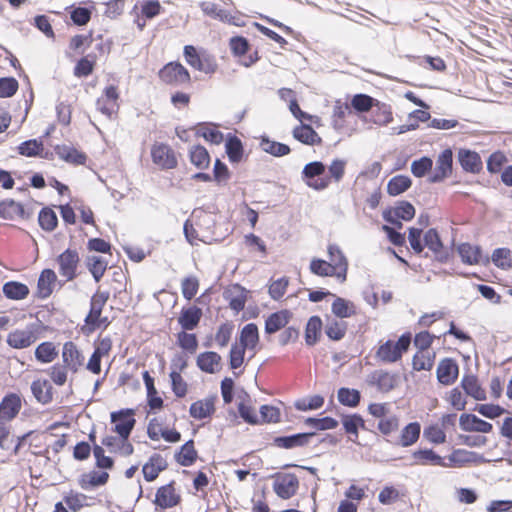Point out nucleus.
I'll return each instance as SVG.
<instances>
[{"label": "nucleus", "mask_w": 512, "mask_h": 512, "mask_svg": "<svg viewBox=\"0 0 512 512\" xmlns=\"http://www.w3.org/2000/svg\"><path fill=\"white\" fill-rule=\"evenodd\" d=\"M393 121V113L390 105L377 101L368 114H359L354 120L357 128L371 129L373 125L386 126Z\"/></svg>", "instance_id": "nucleus-1"}, {"label": "nucleus", "mask_w": 512, "mask_h": 512, "mask_svg": "<svg viewBox=\"0 0 512 512\" xmlns=\"http://www.w3.org/2000/svg\"><path fill=\"white\" fill-rule=\"evenodd\" d=\"M326 166L321 161H313L306 164L302 171V179L307 186L315 190H323L328 187L330 178L325 176Z\"/></svg>", "instance_id": "nucleus-2"}, {"label": "nucleus", "mask_w": 512, "mask_h": 512, "mask_svg": "<svg viewBox=\"0 0 512 512\" xmlns=\"http://www.w3.org/2000/svg\"><path fill=\"white\" fill-rule=\"evenodd\" d=\"M410 343L411 335L403 334L397 342L388 340L382 344L377 351V356L386 363L396 362L402 357L403 352L408 350Z\"/></svg>", "instance_id": "nucleus-3"}, {"label": "nucleus", "mask_w": 512, "mask_h": 512, "mask_svg": "<svg viewBox=\"0 0 512 512\" xmlns=\"http://www.w3.org/2000/svg\"><path fill=\"white\" fill-rule=\"evenodd\" d=\"M134 416L135 410L132 408L120 409L112 412L110 415L111 423L114 424L113 431L116 432L123 441L129 439L135 427L136 419Z\"/></svg>", "instance_id": "nucleus-4"}, {"label": "nucleus", "mask_w": 512, "mask_h": 512, "mask_svg": "<svg viewBox=\"0 0 512 512\" xmlns=\"http://www.w3.org/2000/svg\"><path fill=\"white\" fill-rule=\"evenodd\" d=\"M192 217L195 219V225L201 233L202 242L218 241V238L215 237L216 217L214 214L206 212L203 208H195Z\"/></svg>", "instance_id": "nucleus-5"}, {"label": "nucleus", "mask_w": 512, "mask_h": 512, "mask_svg": "<svg viewBox=\"0 0 512 512\" xmlns=\"http://www.w3.org/2000/svg\"><path fill=\"white\" fill-rule=\"evenodd\" d=\"M159 78L169 85H181L191 81L188 70L179 62H169L160 69Z\"/></svg>", "instance_id": "nucleus-6"}, {"label": "nucleus", "mask_w": 512, "mask_h": 512, "mask_svg": "<svg viewBox=\"0 0 512 512\" xmlns=\"http://www.w3.org/2000/svg\"><path fill=\"white\" fill-rule=\"evenodd\" d=\"M56 260L59 265L60 275L65 277L67 281H72L77 277L76 271L80 258L76 250L68 248Z\"/></svg>", "instance_id": "nucleus-7"}, {"label": "nucleus", "mask_w": 512, "mask_h": 512, "mask_svg": "<svg viewBox=\"0 0 512 512\" xmlns=\"http://www.w3.org/2000/svg\"><path fill=\"white\" fill-rule=\"evenodd\" d=\"M180 502L181 495L176 493L174 481L159 487L153 501V503L160 509L172 508L177 506Z\"/></svg>", "instance_id": "nucleus-8"}, {"label": "nucleus", "mask_w": 512, "mask_h": 512, "mask_svg": "<svg viewBox=\"0 0 512 512\" xmlns=\"http://www.w3.org/2000/svg\"><path fill=\"white\" fill-rule=\"evenodd\" d=\"M299 488V480L293 473H287L276 479L273 483V490L283 500L290 499L296 495Z\"/></svg>", "instance_id": "nucleus-9"}, {"label": "nucleus", "mask_w": 512, "mask_h": 512, "mask_svg": "<svg viewBox=\"0 0 512 512\" xmlns=\"http://www.w3.org/2000/svg\"><path fill=\"white\" fill-rule=\"evenodd\" d=\"M315 432H302L291 435L276 436L273 439V445L282 449H294L305 447L310 444Z\"/></svg>", "instance_id": "nucleus-10"}, {"label": "nucleus", "mask_w": 512, "mask_h": 512, "mask_svg": "<svg viewBox=\"0 0 512 512\" xmlns=\"http://www.w3.org/2000/svg\"><path fill=\"white\" fill-rule=\"evenodd\" d=\"M453 154L450 149H445L440 153L436 160V166L433 173L429 176L430 183L442 182L452 173Z\"/></svg>", "instance_id": "nucleus-11"}, {"label": "nucleus", "mask_w": 512, "mask_h": 512, "mask_svg": "<svg viewBox=\"0 0 512 512\" xmlns=\"http://www.w3.org/2000/svg\"><path fill=\"white\" fill-rule=\"evenodd\" d=\"M151 157L153 162L163 169H173L177 166L174 151L167 144L160 143L152 146Z\"/></svg>", "instance_id": "nucleus-12"}, {"label": "nucleus", "mask_w": 512, "mask_h": 512, "mask_svg": "<svg viewBox=\"0 0 512 512\" xmlns=\"http://www.w3.org/2000/svg\"><path fill=\"white\" fill-rule=\"evenodd\" d=\"M22 407V400L17 393H7L0 402V421H12Z\"/></svg>", "instance_id": "nucleus-13"}, {"label": "nucleus", "mask_w": 512, "mask_h": 512, "mask_svg": "<svg viewBox=\"0 0 512 512\" xmlns=\"http://www.w3.org/2000/svg\"><path fill=\"white\" fill-rule=\"evenodd\" d=\"M424 247L426 246L437 261L445 263L448 261L449 252L444 248L443 243L436 229L431 228L424 234Z\"/></svg>", "instance_id": "nucleus-14"}, {"label": "nucleus", "mask_w": 512, "mask_h": 512, "mask_svg": "<svg viewBox=\"0 0 512 512\" xmlns=\"http://www.w3.org/2000/svg\"><path fill=\"white\" fill-rule=\"evenodd\" d=\"M292 318V312L287 309L271 313L265 320L264 331L272 335L285 328Z\"/></svg>", "instance_id": "nucleus-15"}, {"label": "nucleus", "mask_w": 512, "mask_h": 512, "mask_svg": "<svg viewBox=\"0 0 512 512\" xmlns=\"http://www.w3.org/2000/svg\"><path fill=\"white\" fill-rule=\"evenodd\" d=\"M247 293L248 291L240 284H234L224 291L223 296L229 301L230 308L238 313L245 307Z\"/></svg>", "instance_id": "nucleus-16"}, {"label": "nucleus", "mask_w": 512, "mask_h": 512, "mask_svg": "<svg viewBox=\"0 0 512 512\" xmlns=\"http://www.w3.org/2000/svg\"><path fill=\"white\" fill-rule=\"evenodd\" d=\"M458 253L463 263L468 265L488 263L489 258L483 256L482 250L479 246H474L469 243H462L458 247Z\"/></svg>", "instance_id": "nucleus-17"}, {"label": "nucleus", "mask_w": 512, "mask_h": 512, "mask_svg": "<svg viewBox=\"0 0 512 512\" xmlns=\"http://www.w3.org/2000/svg\"><path fill=\"white\" fill-rule=\"evenodd\" d=\"M203 316L202 309L193 305L183 307L178 318V323L185 331L194 330Z\"/></svg>", "instance_id": "nucleus-18"}, {"label": "nucleus", "mask_w": 512, "mask_h": 512, "mask_svg": "<svg viewBox=\"0 0 512 512\" xmlns=\"http://www.w3.org/2000/svg\"><path fill=\"white\" fill-rule=\"evenodd\" d=\"M56 280L57 276L54 270L49 268L42 270L38 278L37 291L35 293V297L39 299L48 298L53 292V286Z\"/></svg>", "instance_id": "nucleus-19"}, {"label": "nucleus", "mask_w": 512, "mask_h": 512, "mask_svg": "<svg viewBox=\"0 0 512 512\" xmlns=\"http://www.w3.org/2000/svg\"><path fill=\"white\" fill-rule=\"evenodd\" d=\"M458 365L451 358H445L440 361L437 367V379L441 384L450 385L458 376Z\"/></svg>", "instance_id": "nucleus-20"}, {"label": "nucleus", "mask_w": 512, "mask_h": 512, "mask_svg": "<svg viewBox=\"0 0 512 512\" xmlns=\"http://www.w3.org/2000/svg\"><path fill=\"white\" fill-rule=\"evenodd\" d=\"M62 357L66 366L73 372H76L84 362V356L72 341H68L64 344Z\"/></svg>", "instance_id": "nucleus-21"}, {"label": "nucleus", "mask_w": 512, "mask_h": 512, "mask_svg": "<svg viewBox=\"0 0 512 512\" xmlns=\"http://www.w3.org/2000/svg\"><path fill=\"white\" fill-rule=\"evenodd\" d=\"M221 356L214 351H206L197 356L196 364L198 368L208 374H214L220 369Z\"/></svg>", "instance_id": "nucleus-22"}, {"label": "nucleus", "mask_w": 512, "mask_h": 512, "mask_svg": "<svg viewBox=\"0 0 512 512\" xmlns=\"http://www.w3.org/2000/svg\"><path fill=\"white\" fill-rule=\"evenodd\" d=\"M458 161L464 171L478 173L482 169V160L477 152L460 149L458 152Z\"/></svg>", "instance_id": "nucleus-23"}, {"label": "nucleus", "mask_w": 512, "mask_h": 512, "mask_svg": "<svg viewBox=\"0 0 512 512\" xmlns=\"http://www.w3.org/2000/svg\"><path fill=\"white\" fill-rule=\"evenodd\" d=\"M55 154L63 161L73 165H84L87 155L68 145H56L54 147Z\"/></svg>", "instance_id": "nucleus-24"}, {"label": "nucleus", "mask_w": 512, "mask_h": 512, "mask_svg": "<svg viewBox=\"0 0 512 512\" xmlns=\"http://www.w3.org/2000/svg\"><path fill=\"white\" fill-rule=\"evenodd\" d=\"M460 427L464 431H475L481 433H489L493 426L491 423L484 421L474 414H462L460 416Z\"/></svg>", "instance_id": "nucleus-25"}, {"label": "nucleus", "mask_w": 512, "mask_h": 512, "mask_svg": "<svg viewBox=\"0 0 512 512\" xmlns=\"http://www.w3.org/2000/svg\"><path fill=\"white\" fill-rule=\"evenodd\" d=\"M398 382L399 376L395 373L378 370L371 374V383L375 384L381 392L391 391L398 385Z\"/></svg>", "instance_id": "nucleus-26"}, {"label": "nucleus", "mask_w": 512, "mask_h": 512, "mask_svg": "<svg viewBox=\"0 0 512 512\" xmlns=\"http://www.w3.org/2000/svg\"><path fill=\"white\" fill-rule=\"evenodd\" d=\"M36 341L32 330H14L7 336V344L14 349H24Z\"/></svg>", "instance_id": "nucleus-27"}, {"label": "nucleus", "mask_w": 512, "mask_h": 512, "mask_svg": "<svg viewBox=\"0 0 512 512\" xmlns=\"http://www.w3.org/2000/svg\"><path fill=\"white\" fill-rule=\"evenodd\" d=\"M293 137L305 145H320L322 138L309 124L296 126L292 131Z\"/></svg>", "instance_id": "nucleus-28"}, {"label": "nucleus", "mask_w": 512, "mask_h": 512, "mask_svg": "<svg viewBox=\"0 0 512 512\" xmlns=\"http://www.w3.org/2000/svg\"><path fill=\"white\" fill-rule=\"evenodd\" d=\"M215 412L214 398L209 397L204 400H198L190 405V416L202 420L211 417Z\"/></svg>", "instance_id": "nucleus-29"}, {"label": "nucleus", "mask_w": 512, "mask_h": 512, "mask_svg": "<svg viewBox=\"0 0 512 512\" xmlns=\"http://www.w3.org/2000/svg\"><path fill=\"white\" fill-rule=\"evenodd\" d=\"M225 150L231 163H239L244 155V147L241 139L235 134L228 133L226 136Z\"/></svg>", "instance_id": "nucleus-30"}, {"label": "nucleus", "mask_w": 512, "mask_h": 512, "mask_svg": "<svg viewBox=\"0 0 512 512\" xmlns=\"http://www.w3.org/2000/svg\"><path fill=\"white\" fill-rule=\"evenodd\" d=\"M175 461L184 467H189L195 463L198 458V452L194 446V440L185 442L178 452L174 455Z\"/></svg>", "instance_id": "nucleus-31"}, {"label": "nucleus", "mask_w": 512, "mask_h": 512, "mask_svg": "<svg viewBox=\"0 0 512 512\" xmlns=\"http://www.w3.org/2000/svg\"><path fill=\"white\" fill-rule=\"evenodd\" d=\"M31 392L41 404H49L53 399V386L48 380H35L31 384Z\"/></svg>", "instance_id": "nucleus-32"}, {"label": "nucleus", "mask_w": 512, "mask_h": 512, "mask_svg": "<svg viewBox=\"0 0 512 512\" xmlns=\"http://www.w3.org/2000/svg\"><path fill=\"white\" fill-rule=\"evenodd\" d=\"M259 146L262 149V151L274 157H283L291 152V148L289 145L271 140L267 135H263L260 137Z\"/></svg>", "instance_id": "nucleus-33"}, {"label": "nucleus", "mask_w": 512, "mask_h": 512, "mask_svg": "<svg viewBox=\"0 0 512 512\" xmlns=\"http://www.w3.org/2000/svg\"><path fill=\"white\" fill-rule=\"evenodd\" d=\"M328 256L330 260L329 263H331V265L335 267L336 271L342 273L341 280L344 281L346 279V274L348 270V261L344 256L343 252L337 245L330 244L328 246Z\"/></svg>", "instance_id": "nucleus-34"}, {"label": "nucleus", "mask_w": 512, "mask_h": 512, "mask_svg": "<svg viewBox=\"0 0 512 512\" xmlns=\"http://www.w3.org/2000/svg\"><path fill=\"white\" fill-rule=\"evenodd\" d=\"M240 346L253 350L259 343V330L255 323L246 324L240 332Z\"/></svg>", "instance_id": "nucleus-35"}, {"label": "nucleus", "mask_w": 512, "mask_h": 512, "mask_svg": "<svg viewBox=\"0 0 512 512\" xmlns=\"http://www.w3.org/2000/svg\"><path fill=\"white\" fill-rule=\"evenodd\" d=\"M3 294L11 300H23L29 295V288L26 284L18 281H8L3 285Z\"/></svg>", "instance_id": "nucleus-36"}, {"label": "nucleus", "mask_w": 512, "mask_h": 512, "mask_svg": "<svg viewBox=\"0 0 512 512\" xmlns=\"http://www.w3.org/2000/svg\"><path fill=\"white\" fill-rule=\"evenodd\" d=\"M109 474L106 471L97 472L91 471L81 476L79 484L82 489L95 488L103 486L108 482Z\"/></svg>", "instance_id": "nucleus-37"}, {"label": "nucleus", "mask_w": 512, "mask_h": 512, "mask_svg": "<svg viewBox=\"0 0 512 512\" xmlns=\"http://www.w3.org/2000/svg\"><path fill=\"white\" fill-rule=\"evenodd\" d=\"M322 320L319 316H311L305 328V342L308 346H314L320 336L322 330Z\"/></svg>", "instance_id": "nucleus-38"}, {"label": "nucleus", "mask_w": 512, "mask_h": 512, "mask_svg": "<svg viewBox=\"0 0 512 512\" xmlns=\"http://www.w3.org/2000/svg\"><path fill=\"white\" fill-rule=\"evenodd\" d=\"M412 457L420 465L445 466L443 458L431 449L414 451Z\"/></svg>", "instance_id": "nucleus-39"}, {"label": "nucleus", "mask_w": 512, "mask_h": 512, "mask_svg": "<svg viewBox=\"0 0 512 512\" xmlns=\"http://www.w3.org/2000/svg\"><path fill=\"white\" fill-rule=\"evenodd\" d=\"M189 158L191 163L200 170L209 167L210 155L207 149L202 145H195L189 150Z\"/></svg>", "instance_id": "nucleus-40"}, {"label": "nucleus", "mask_w": 512, "mask_h": 512, "mask_svg": "<svg viewBox=\"0 0 512 512\" xmlns=\"http://www.w3.org/2000/svg\"><path fill=\"white\" fill-rule=\"evenodd\" d=\"M310 270L313 274L321 277L325 276H335L338 279H341L342 273L335 270V267L331 265V263L320 259L314 258L310 263Z\"/></svg>", "instance_id": "nucleus-41"}, {"label": "nucleus", "mask_w": 512, "mask_h": 512, "mask_svg": "<svg viewBox=\"0 0 512 512\" xmlns=\"http://www.w3.org/2000/svg\"><path fill=\"white\" fill-rule=\"evenodd\" d=\"M461 385L465 392L476 400H485L486 393L478 384V379L474 375L464 376Z\"/></svg>", "instance_id": "nucleus-42"}, {"label": "nucleus", "mask_w": 512, "mask_h": 512, "mask_svg": "<svg viewBox=\"0 0 512 512\" xmlns=\"http://www.w3.org/2000/svg\"><path fill=\"white\" fill-rule=\"evenodd\" d=\"M377 101V99L367 94H354V120L357 118V115L359 114L369 113L373 109Z\"/></svg>", "instance_id": "nucleus-43"}, {"label": "nucleus", "mask_w": 512, "mask_h": 512, "mask_svg": "<svg viewBox=\"0 0 512 512\" xmlns=\"http://www.w3.org/2000/svg\"><path fill=\"white\" fill-rule=\"evenodd\" d=\"M17 151L25 157H37L44 151V145L41 139H29L20 143Z\"/></svg>", "instance_id": "nucleus-44"}, {"label": "nucleus", "mask_w": 512, "mask_h": 512, "mask_svg": "<svg viewBox=\"0 0 512 512\" xmlns=\"http://www.w3.org/2000/svg\"><path fill=\"white\" fill-rule=\"evenodd\" d=\"M107 261L100 256H88L86 258V266L92 274L95 282H99L107 269Z\"/></svg>", "instance_id": "nucleus-45"}, {"label": "nucleus", "mask_w": 512, "mask_h": 512, "mask_svg": "<svg viewBox=\"0 0 512 512\" xmlns=\"http://www.w3.org/2000/svg\"><path fill=\"white\" fill-rule=\"evenodd\" d=\"M450 462L462 466L466 463L480 462L483 457L476 452L465 449H456L449 456Z\"/></svg>", "instance_id": "nucleus-46"}, {"label": "nucleus", "mask_w": 512, "mask_h": 512, "mask_svg": "<svg viewBox=\"0 0 512 512\" xmlns=\"http://www.w3.org/2000/svg\"><path fill=\"white\" fill-rule=\"evenodd\" d=\"M412 181L404 175H397L391 178L387 184V192L390 196H397L411 187Z\"/></svg>", "instance_id": "nucleus-47"}, {"label": "nucleus", "mask_w": 512, "mask_h": 512, "mask_svg": "<svg viewBox=\"0 0 512 512\" xmlns=\"http://www.w3.org/2000/svg\"><path fill=\"white\" fill-rule=\"evenodd\" d=\"M103 307V305L94 302V300H90V310L85 317V325L81 329L84 335L88 336L93 333V326L96 324L95 320L101 316Z\"/></svg>", "instance_id": "nucleus-48"}, {"label": "nucleus", "mask_w": 512, "mask_h": 512, "mask_svg": "<svg viewBox=\"0 0 512 512\" xmlns=\"http://www.w3.org/2000/svg\"><path fill=\"white\" fill-rule=\"evenodd\" d=\"M421 426L418 422H411L406 425L400 436V445L403 447H408L414 444L420 436Z\"/></svg>", "instance_id": "nucleus-49"}, {"label": "nucleus", "mask_w": 512, "mask_h": 512, "mask_svg": "<svg viewBox=\"0 0 512 512\" xmlns=\"http://www.w3.org/2000/svg\"><path fill=\"white\" fill-rule=\"evenodd\" d=\"M346 112L349 114L352 113V100L349 102L347 98L345 102H341V100H337L333 109V126L336 129L342 128L344 124V118Z\"/></svg>", "instance_id": "nucleus-50"}, {"label": "nucleus", "mask_w": 512, "mask_h": 512, "mask_svg": "<svg viewBox=\"0 0 512 512\" xmlns=\"http://www.w3.org/2000/svg\"><path fill=\"white\" fill-rule=\"evenodd\" d=\"M38 223L43 230L51 232L57 227L58 218L54 210L44 207L39 212Z\"/></svg>", "instance_id": "nucleus-51"}, {"label": "nucleus", "mask_w": 512, "mask_h": 512, "mask_svg": "<svg viewBox=\"0 0 512 512\" xmlns=\"http://www.w3.org/2000/svg\"><path fill=\"white\" fill-rule=\"evenodd\" d=\"M58 355L52 342H43L35 349V358L41 363H50Z\"/></svg>", "instance_id": "nucleus-52"}, {"label": "nucleus", "mask_w": 512, "mask_h": 512, "mask_svg": "<svg viewBox=\"0 0 512 512\" xmlns=\"http://www.w3.org/2000/svg\"><path fill=\"white\" fill-rule=\"evenodd\" d=\"M385 210H390L391 214L403 221L412 220L416 212L414 206L408 201H398L394 207H388Z\"/></svg>", "instance_id": "nucleus-53"}, {"label": "nucleus", "mask_w": 512, "mask_h": 512, "mask_svg": "<svg viewBox=\"0 0 512 512\" xmlns=\"http://www.w3.org/2000/svg\"><path fill=\"white\" fill-rule=\"evenodd\" d=\"M346 329V322L332 319L328 320V323L325 327V334L330 340L339 341L345 336Z\"/></svg>", "instance_id": "nucleus-54"}, {"label": "nucleus", "mask_w": 512, "mask_h": 512, "mask_svg": "<svg viewBox=\"0 0 512 512\" xmlns=\"http://www.w3.org/2000/svg\"><path fill=\"white\" fill-rule=\"evenodd\" d=\"M305 424L316 430H329L335 429L338 426V421L330 416L323 418L308 417L305 419Z\"/></svg>", "instance_id": "nucleus-55"}, {"label": "nucleus", "mask_w": 512, "mask_h": 512, "mask_svg": "<svg viewBox=\"0 0 512 512\" xmlns=\"http://www.w3.org/2000/svg\"><path fill=\"white\" fill-rule=\"evenodd\" d=\"M229 47L232 54L236 57L245 56L250 50V43L243 36H233L229 40Z\"/></svg>", "instance_id": "nucleus-56"}, {"label": "nucleus", "mask_w": 512, "mask_h": 512, "mask_svg": "<svg viewBox=\"0 0 512 512\" xmlns=\"http://www.w3.org/2000/svg\"><path fill=\"white\" fill-rule=\"evenodd\" d=\"M492 262L500 268L512 267V251L507 248H497L492 254Z\"/></svg>", "instance_id": "nucleus-57"}, {"label": "nucleus", "mask_w": 512, "mask_h": 512, "mask_svg": "<svg viewBox=\"0 0 512 512\" xmlns=\"http://www.w3.org/2000/svg\"><path fill=\"white\" fill-rule=\"evenodd\" d=\"M92 15L91 8L87 7H71L70 11V18L72 22L77 26H84L86 25Z\"/></svg>", "instance_id": "nucleus-58"}, {"label": "nucleus", "mask_w": 512, "mask_h": 512, "mask_svg": "<svg viewBox=\"0 0 512 512\" xmlns=\"http://www.w3.org/2000/svg\"><path fill=\"white\" fill-rule=\"evenodd\" d=\"M178 345L185 351L193 354L198 347V340L195 334L184 331L178 333Z\"/></svg>", "instance_id": "nucleus-59"}, {"label": "nucleus", "mask_w": 512, "mask_h": 512, "mask_svg": "<svg viewBox=\"0 0 512 512\" xmlns=\"http://www.w3.org/2000/svg\"><path fill=\"white\" fill-rule=\"evenodd\" d=\"M432 166L433 161L429 157L424 156L412 162L411 172L415 177L421 178L432 169Z\"/></svg>", "instance_id": "nucleus-60"}, {"label": "nucleus", "mask_w": 512, "mask_h": 512, "mask_svg": "<svg viewBox=\"0 0 512 512\" xmlns=\"http://www.w3.org/2000/svg\"><path fill=\"white\" fill-rule=\"evenodd\" d=\"M89 56L79 59L74 67L73 73L76 77H87L93 73L95 67V60H90Z\"/></svg>", "instance_id": "nucleus-61"}, {"label": "nucleus", "mask_w": 512, "mask_h": 512, "mask_svg": "<svg viewBox=\"0 0 512 512\" xmlns=\"http://www.w3.org/2000/svg\"><path fill=\"white\" fill-rule=\"evenodd\" d=\"M183 297L190 301L195 297L199 288V281L195 276H188L181 283Z\"/></svg>", "instance_id": "nucleus-62"}, {"label": "nucleus", "mask_w": 512, "mask_h": 512, "mask_svg": "<svg viewBox=\"0 0 512 512\" xmlns=\"http://www.w3.org/2000/svg\"><path fill=\"white\" fill-rule=\"evenodd\" d=\"M19 88V83L14 77L0 78V98L12 97Z\"/></svg>", "instance_id": "nucleus-63"}, {"label": "nucleus", "mask_w": 512, "mask_h": 512, "mask_svg": "<svg viewBox=\"0 0 512 512\" xmlns=\"http://www.w3.org/2000/svg\"><path fill=\"white\" fill-rule=\"evenodd\" d=\"M413 369L416 371L430 370L433 366V358L427 351H419L413 357Z\"/></svg>", "instance_id": "nucleus-64"}]
</instances>
